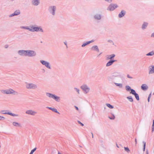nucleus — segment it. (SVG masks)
Returning <instances> with one entry per match:
<instances>
[{"label":"nucleus","mask_w":154,"mask_h":154,"mask_svg":"<svg viewBox=\"0 0 154 154\" xmlns=\"http://www.w3.org/2000/svg\"><path fill=\"white\" fill-rule=\"evenodd\" d=\"M20 28L28 30L31 32H44V30L41 26H38L36 25H30L29 26H21Z\"/></svg>","instance_id":"f257e3e1"},{"label":"nucleus","mask_w":154,"mask_h":154,"mask_svg":"<svg viewBox=\"0 0 154 154\" xmlns=\"http://www.w3.org/2000/svg\"><path fill=\"white\" fill-rule=\"evenodd\" d=\"M1 93L4 94H12L13 95H17L18 93L11 88L7 89H2L1 90Z\"/></svg>","instance_id":"f03ea898"},{"label":"nucleus","mask_w":154,"mask_h":154,"mask_svg":"<svg viewBox=\"0 0 154 154\" xmlns=\"http://www.w3.org/2000/svg\"><path fill=\"white\" fill-rule=\"evenodd\" d=\"M126 90L130 92V94L134 95L137 100H139L140 99L138 94L136 93L134 90L131 89L130 86L128 85L126 86Z\"/></svg>","instance_id":"7ed1b4c3"},{"label":"nucleus","mask_w":154,"mask_h":154,"mask_svg":"<svg viewBox=\"0 0 154 154\" xmlns=\"http://www.w3.org/2000/svg\"><path fill=\"white\" fill-rule=\"evenodd\" d=\"M25 87L27 89H36L38 88V85L32 83H26Z\"/></svg>","instance_id":"20e7f679"},{"label":"nucleus","mask_w":154,"mask_h":154,"mask_svg":"<svg viewBox=\"0 0 154 154\" xmlns=\"http://www.w3.org/2000/svg\"><path fill=\"white\" fill-rule=\"evenodd\" d=\"M46 94L48 97L54 100L57 102H59L60 100V97L54 94L47 92L46 93Z\"/></svg>","instance_id":"39448f33"},{"label":"nucleus","mask_w":154,"mask_h":154,"mask_svg":"<svg viewBox=\"0 0 154 154\" xmlns=\"http://www.w3.org/2000/svg\"><path fill=\"white\" fill-rule=\"evenodd\" d=\"M81 88L85 94L88 93L90 90V87L86 84H84L81 86Z\"/></svg>","instance_id":"423d86ee"},{"label":"nucleus","mask_w":154,"mask_h":154,"mask_svg":"<svg viewBox=\"0 0 154 154\" xmlns=\"http://www.w3.org/2000/svg\"><path fill=\"white\" fill-rule=\"evenodd\" d=\"M37 55L36 52L32 50H26V56L30 57H35Z\"/></svg>","instance_id":"0eeeda50"},{"label":"nucleus","mask_w":154,"mask_h":154,"mask_svg":"<svg viewBox=\"0 0 154 154\" xmlns=\"http://www.w3.org/2000/svg\"><path fill=\"white\" fill-rule=\"evenodd\" d=\"M56 7L54 6H50L48 9V11L49 13L53 16H54L56 14Z\"/></svg>","instance_id":"6e6552de"},{"label":"nucleus","mask_w":154,"mask_h":154,"mask_svg":"<svg viewBox=\"0 0 154 154\" xmlns=\"http://www.w3.org/2000/svg\"><path fill=\"white\" fill-rule=\"evenodd\" d=\"M40 62L42 65L45 66L48 69H51V66L49 62L44 60H40Z\"/></svg>","instance_id":"1a4fd4ad"},{"label":"nucleus","mask_w":154,"mask_h":154,"mask_svg":"<svg viewBox=\"0 0 154 154\" xmlns=\"http://www.w3.org/2000/svg\"><path fill=\"white\" fill-rule=\"evenodd\" d=\"M118 7V6L117 4H111L107 8V10L110 11H112Z\"/></svg>","instance_id":"9d476101"},{"label":"nucleus","mask_w":154,"mask_h":154,"mask_svg":"<svg viewBox=\"0 0 154 154\" xmlns=\"http://www.w3.org/2000/svg\"><path fill=\"white\" fill-rule=\"evenodd\" d=\"M1 112L3 114H8L14 117H17L18 116V114H14L12 113L11 112H9L7 110H1Z\"/></svg>","instance_id":"9b49d317"},{"label":"nucleus","mask_w":154,"mask_h":154,"mask_svg":"<svg viewBox=\"0 0 154 154\" xmlns=\"http://www.w3.org/2000/svg\"><path fill=\"white\" fill-rule=\"evenodd\" d=\"M92 18L95 20H100L101 19L102 15L100 14L96 13L93 15Z\"/></svg>","instance_id":"f8f14e48"},{"label":"nucleus","mask_w":154,"mask_h":154,"mask_svg":"<svg viewBox=\"0 0 154 154\" xmlns=\"http://www.w3.org/2000/svg\"><path fill=\"white\" fill-rule=\"evenodd\" d=\"M25 113L28 115L34 116L37 113V112L36 111L32 109H29L27 110L26 111Z\"/></svg>","instance_id":"ddd939ff"},{"label":"nucleus","mask_w":154,"mask_h":154,"mask_svg":"<svg viewBox=\"0 0 154 154\" xmlns=\"http://www.w3.org/2000/svg\"><path fill=\"white\" fill-rule=\"evenodd\" d=\"M17 53L20 56H26V50H20L17 51Z\"/></svg>","instance_id":"4468645a"},{"label":"nucleus","mask_w":154,"mask_h":154,"mask_svg":"<svg viewBox=\"0 0 154 154\" xmlns=\"http://www.w3.org/2000/svg\"><path fill=\"white\" fill-rule=\"evenodd\" d=\"M32 3L35 6H37L40 4V0H32Z\"/></svg>","instance_id":"2eb2a0df"},{"label":"nucleus","mask_w":154,"mask_h":154,"mask_svg":"<svg viewBox=\"0 0 154 154\" xmlns=\"http://www.w3.org/2000/svg\"><path fill=\"white\" fill-rule=\"evenodd\" d=\"M154 73V66L152 65L149 67V74Z\"/></svg>","instance_id":"dca6fc26"},{"label":"nucleus","mask_w":154,"mask_h":154,"mask_svg":"<svg viewBox=\"0 0 154 154\" xmlns=\"http://www.w3.org/2000/svg\"><path fill=\"white\" fill-rule=\"evenodd\" d=\"M91 50L94 51H95L96 52H98L99 51V50L98 47L97 45H94L91 48Z\"/></svg>","instance_id":"f3484780"},{"label":"nucleus","mask_w":154,"mask_h":154,"mask_svg":"<svg viewBox=\"0 0 154 154\" xmlns=\"http://www.w3.org/2000/svg\"><path fill=\"white\" fill-rule=\"evenodd\" d=\"M141 88L142 90L145 91L148 89V87L146 84H143L141 85Z\"/></svg>","instance_id":"a211bd4d"},{"label":"nucleus","mask_w":154,"mask_h":154,"mask_svg":"<svg viewBox=\"0 0 154 154\" xmlns=\"http://www.w3.org/2000/svg\"><path fill=\"white\" fill-rule=\"evenodd\" d=\"M116 61V60H110L106 64V66L107 67H109L112 65L113 63Z\"/></svg>","instance_id":"6ab92c4d"},{"label":"nucleus","mask_w":154,"mask_h":154,"mask_svg":"<svg viewBox=\"0 0 154 154\" xmlns=\"http://www.w3.org/2000/svg\"><path fill=\"white\" fill-rule=\"evenodd\" d=\"M115 56V54H113L111 55H107L106 56V59L107 60L112 59Z\"/></svg>","instance_id":"aec40b11"},{"label":"nucleus","mask_w":154,"mask_h":154,"mask_svg":"<svg viewBox=\"0 0 154 154\" xmlns=\"http://www.w3.org/2000/svg\"><path fill=\"white\" fill-rule=\"evenodd\" d=\"M12 125L15 127H21V124L17 122H12Z\"/></svg>","instance_id":"412c9836"},{"label":"nucleus","mask_w":154,"mask_h":154,"mask_svg":"<svg viewBox=\"0 0 154 154\" xmlns=\"http://www.w3.org/2000/svg\"><path fill=\"white\" fill-rule=\"evenodd\" d=\"M93 42V40H91V41H88V42H86L84 43L82 45V47H84L86 46L87 45H88Z\"/></svg>","instance_id":"4be33fe9"},{"label":"nucleus","mask_w":154,"mask_h":154,"mask_svg":"<svg viewBox=\"0 0 154 154\" xmlns=\"http://www.w3.org/2000/svg\"><path fill=\"white\" fill-rule=\"evenodd\" d=\"M148 23H147L146 22H144L143 23V24H142L141 28L142 29L144 30L146 29V28L147 25H148Z\"/></svg>","instance_id":"5701e85b"},{"label":"nucleus","mask_w":154,"mask_h":154,"mask_svg":"<svg viewBox=\"0 0 154 154\" xmlns=\"http://www.w3.org/2000/svg\"><path fill=\"white\" fill-rule=\"evenodd\" d=\"M47 108L48 109H50V110H52V111H53V112H56V113L59 114V112L57 111V109L54 108H52V107H47Z\"/></svg>","instance_id":"b1692460"},{"label":"nucleus","mask_w":154,"mask_h":154,"mask_svg":"<svg viewBox=\"0 0 154 154\" xmlns=\"http://www.w3.org/2000/svg\"><path fill=\"white\" fill-rule=\"evenodd\" d=\"M125 15V12L124 11H122L119 14V17L120 18H121Z\"/></svg>","instance_id":"393cba45"},{"label":"nucleus","mask_w":154,"mask_h":154,"mask_svg":"<svg viewBox=\"0 0 154 154\" xmlns=\"http://www.w3.org/2000/svg\"><path fill=\"white\" fill-rule=\"evenodd\" d=\"M154 55V51H152L146 54L147 56H152Z\"/></svg>","instance_id":"a878e982"},{"label":"nucleus","mask_w":154,"mask_h":154,"mask_svg":"<svg viewBox=\"0 0 154 154\" xmlns=\"http://www.w3.org/2000/svg\"><path fill=\"white\" fill-rule=\"evenodd\" d=\"M14 13L15 16H17L20 14V11L19 10H17L15 11L14 12Z\"/></svg>","instance_id":"bb28decb"},{"label":"nucleus","mask_w":154,"mask_h":154,"mask_svg":"<svg viewBox=\"0 0 154 154\" xmlns=\"http://www.w3.org/2000/svg\"><path fill=\"white\" fill-rule=\"evenodd\" d=\"M106 105L110 109H113L114 108V107L113 106L111 105L109 103H106Z\"/></svg>","instance_id":"cd10ccee"},{"label":"nucleus","mask_w":154,"mask_h":154,"mask_svg":"<svg viewBox=\"0 0 154 154\" xmlns=\"http://www.w3.org/2000/svg\"><path fill=\"white\" fill-rule=\"evenodd\" d=\"M127 99L131 102H132L133 101V99L131 96H130L127 97Z\"/></svg>","instance_id":"c85d7f7f"},{"label":"nucleus","mask_w":154,"mask_h":154,"mask_svg":"<svg viewBox=\"0 0 154 154\" xmlns=\"http://www.w3.org/2000/svg\"><path fill=\"white\" fill-rule=\"evenodd\" d=\"M115 84L116 86L119 87L120 88H121L122 87V83H115Z\"/></svg>","instance_id":"c756f323"},{"label":"nucleus","mask_w":154,"mask_h":154,"mask_svg":"<svg viewBox=\"0 0 154 154\" xmlns=\"http://www.w3.org/2000/svg\"><path fill=\"white\" fill-rule=\"evenodd\" d=\"M74 89L76 91L78 94H80V90L79 88H74Z\"/></svg>","instance_id":"7c9ffc66"},{"label":"nucleus","mask_w":154,"mask_h":154,"mask_svg":"<svg viewBox=\"0 0 154 154\" xmlns=\"http://www.w3.org/2000/svg\"><path fill=\"white\" fill-rule=\"evenodd\" d=\"M143 151H144L145 150L146 143L145 142L143 141Z\"/></svg>","instance_id":"2f4dec72"},{"label":"nucleus","mask_w":154,"mask_h":154,"mask_svg":"<svg viewBox=\"0 0 154 154\" xmlns=\"http://www.w3.org/2000/svg\"><path fill=\"white\" fill-rule=\"evenodd\" d=\"M113 79V75L110 76L108 77V79L109 81H111Z\"/></svg>","instance_id":"473e14b6"},{"label":"nucleus","mask_w":154,"mask_h":154,"mask_svg":"<svg viewBox=\"0 0 154 154\" xmlns=\"http://www.w3.org/2000/svg\"><path fill=\"white\" fill-rule=\"evenodd\" d=\"M36 148H35L33 149L32 150L29 154H32L36 150Z\"/></svg>","instance_id":"72a5a7b5"},{"label":"nucleus","mask_w":154,"mask_h":154,"mask_svg":"<svg viewBox=\"0 0 154 154\" xmlns=\"http://www.w3.org/2000/svg\"><path fill=\"white\" fill-rule=\"evenodd\" d=\"M154 130V120H153V123L152 125V131L153 132Z\"/></svg>","instance_id":"f704fd0d"},{"label":"nucleus","mask_w":154,"mask_h":154,"mask_svg":"<svg viewBox=\"0 0 154 154\" xmlns=\"http://www.w3.org/2000/svg\"><path fill=\"white\" fill-rule=\"evenodd\" d=\"M15 16V15L14 14V13L13 14H12L9 15L8 16H9V17H12Z\"/></svg>","instance_id":"c9c22d12"},{"label":"nucleus","mask_w":154,"mask_h":154,"mask_svg":"<svg viewBox=\"0 0 154 154\" xmlns=\"http://www.w3.org/2000/svg\"><path fill=\"white\" fill-rule=\"evenodd\" d=\"M109 118L110 119L114 120L115 118V116L114 115H113V116L112 117H109Z\"/></svg>","instance_id":"e433bc0d"},{"label":"nucleus","mask_w":154,"mask_h":154,"mask_svg":"<svg viewBox=\"0 0 154 154\" xmlns=\"http://www.w3.org/2000/svg\"><path fill=\"white\" fill-rule=\"evenodd\" d=\"M5 119V117L3 116H0V120H4Z\"/></svg>","instance_id":"4c0bfd02"},{"label":"nucleus","mask_w":154,"mask_h":154,"mask_svg":"<svg viewBox=\"0 0 154 154\" xmlns=\"http://www.w3.org/2000/svg\"><path fill=\"white\" fill-rule=\"evenodd\" d=\"M130 151V150L128 147H126V151L127 152L129 153Z\"/></svg>","instance_id":"58836bf2"},{"label":"nucleus","mask_w":154,"mask_h":154,"mask_svg":"<svg viewBox=\"0 0 154 154\" xmlns=\"http://www.w3.org/2000/svg\"><path fill=\"white\" fill-rule=\"evenodd\" d=\"M108 42H109V43H112V44H113V45H114V42H113L112 40H109L108 41Z\"/></svg>","instance_id":"ea45409f"},{"label":"nucleus","mask_w":154,"mask_h":154,"mask_svg":"<svg viewBox=\"0 0 154 154\" xmlns=\"http://www.w3.org/2000/svg\"><path fill=\"white\" fill-rule=\"evenodd\" d=\"M151 97V94H150L149 96V97H148V102H149V99H150V97Z\"/></svg>","instance_id":"a19ab883"},{"label":"nucleus","mask_w":154,"mask_h":154,"mask_svg":"<svg viewBox=\"0 0 154 154\" xmlns=\"http://www.w3.org/2000/svg\"><path fill=\"white\" fill-rule=\"evenodd\" d=\"M78 122L79 124H80L82 126H84V124L83 123H81L80 121H78Z\"/></svg>","instance_id":"79ce46f5"},{"label":"nucleus","mask_w":154,"mask_h":154,"mask_svg":"<svg viewBox=\"0 0 154 154\" xmlns=\"http://www.w3.org/2000/svg\"><path fill=\"white\" fill-rule=\"evenodd\" d=\"M127 77L129 78L132 79L133 78L131 76L129 75H127Z\"/></svg>","instance_id":"37998d69"},{"label":"nucleus","mask_w":154,"mask_h":154,"mask_svg":"<svg viewBox=\"0 0 154 154\" xmlns=\"http://www.w3.org/2000/svg\"><path fill=\"white\" fill-rule=\"evenodd\" d=\"M151 37H154V32L152 34Z\"/></svg>","instance_id":"c03bdc74"},{"label":"nucleus","mask_w":154,"mask_h":154,"mask_svg":"<svg viewBox=\"0 0 154 154\" xmlns=\"http://www.w3.org/2000/svg\"><path fill=\"white\" fill-rule=\"evenodd\" d=\"M8 47V45H6L5 46V48H7Z\"/></svg>","instance_id":"a18cd8bd"},{"label":"nucleus","mask_w":154,"mask_h":154,"mask_svg":"<svg viewBox=\"0 0 154 154\" xmlns=\"http://www.w3.org/2000/svg\"><path fill=\"white\" fill-rule=\"evenodd\" d=\"M75 108L77 110H79V108H78L76 106H75Z\"/></svg>","instance_id":"49530a36"},{"label":"nucleus","mask_w":154,"mask_h":154,"mask_svg":"<svg viewBox=\"0 0 154 154\" xmlns=\"http://www.w3.org/2000/svg\"><path fill=\"white\" fill-rule=\"evenodd\" d=\"M64 44L65 45H66V47H67L66 42H64Z\"/></svg>","instance_id":"de8ad7c7"},{"label":"nucleus","mask_w":154,"mask_h":154,"mask_svg":"<svg viewBox=\"0 0 154 154\" xmlns=\"http://www.w3.org/2000/svg\"><path fill=\"white\" fill-rule=\"evenodd\" d=\"M102 53V52L100 53L99 54H98L97 56V57H99L101 54Z\"/></svg>","instance_id":"09e8293b"},{"label":"nucleus","mask_w":154,"mask_h":154,"mask_svg":"<svg viewBox=\"0 0 154 154\" xmlns=\"http://www.w3.org/2000/svg\"><path fill=\"white\" fill-rule=\"evenodd\" d=\"M91 134L92 135V137L93 138L94 137L93 134L92 133H91Z\"/></svg>","instance_id":"8fccbe9b"},{"label":"nucleus","mask_w":154,"mask_h":154,"mask_svg":"<svg viewBox=\"0 0 154 154\" xmlns=\"http://www.w3.org/2000/svg\"><path fill=\"white\" fill-rule=\"evenodd\" d=\"M135 142H136V143H137V140H136V139L135 140Z\"/></svg>","instance_id":"3c124183"},{"label":"nucleus","mask_w":154,"mask_h":154,"mask_svg":"<svg viewBox=\"0 0 154 154\" xmlns=\"http://www.w3.org/2000/svg\"><path fill=\"white\" fill-rule=\"evenodd\" d=\"M146 154H148V152L147 151H146Z\"/></svg>","instance_id":"603ef678"},{"label":"nucleus","mask_w":154,"mask_h":154,"mask_svg":"<svg viewBox=\"0 0 154 154\" xmlns=\"http://www.w3.org/2000/svg\"><path fill=\"white\" fill-rule=\"evenodd\" d=\"M106 109V107L104 106V109Z\"/></svg>","instance_id":"864d4df0"},{"label":"nucleus","mask_w":154,"mask_h":154,"mask_svg":"<svg viewBox=\"0 0 154 154\" xmlns=\"http://www.w3.org/2000/svg\"><path fill=\"white\" fill-rule=\"evenodd\" d=\"M117 147H119L117 145Z\"/></svg>","instance_id":"5fc2aeb1"},{"label":"nucleus","mask_w":154,"mask_h":154,"mask_svg":"<svg viewBox=\"0 0 154 154\" xmlns=\"http://www.w3.org/2000/svg\"><path fill=\"white\" fill-rule=\"evenodd\" d=\"M124 148L125 149V147H124Z\"/></svg>","instance_id":"6e6d98bb"},{"label":"nucleus","mask_w":154,"mask_h":154,"mask_svg":"<svg viewBox=\"0 0 154 154\" xmlns=\"http://www.w3.org/2000/svg\"><path fill=\"white\" fill-rule=\"evenodd\" d=\"M58 154H60L59 152H58Z\"/></svg>","instance_id":"4d7b16f0"}]
</instances>
